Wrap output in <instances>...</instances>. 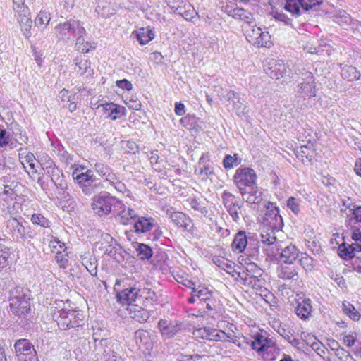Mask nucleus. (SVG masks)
Here are the masks:
<instances>
[{"label": "nucleus", "instance_id": "f257e3e1", "mask_svg": "<svg viewBox=\"0 0 361 361\" xmlns=\"http://www.w3.org/2000/svg\"><path fill=\"white\" fill-rule=\"evenodd\" d=\"M30 291L29 289L16 286L9 291V306L12 313L18 316L21 320L19 324L25 329L30 328L31 322L25 317L30 312Z\"/></svg>", "mask_w": 361, "mask_h": 361}, {"label": "nucleus", "instance_id": "f03ea898", "mask_svg": "<svg viewBox=\"0 0 361 361\" xmlns=\"http://www.w3.org/2000/svg\"><path fill=\"white\" fill-rule=\"evenodd\" d=\"M120 211L116 216V221L123 225L133 224L134 231H126L125 234L127 238L132 241L133 233L137 234L144 233L152 229L154 219L152 218L139 217L136 212L130 207L121 204Z\"/></svg>", "mask_w": 361, "mask_h": 361}, {"label": "nucleus", "instance_id": "7ed1b4c3", "mask_svg": "<svg viewBox=\"0 0 361 361\" xmlns=\"http://www.w3.org/2000/svg\"><path fill=\"white\" fill-rule=\"evenodd\" d=\"M262 224L263 228L259 235L262 242L267 245H274L276 242L275 232L281 231L283 227V221L279 214V208L269 204L267 207Z\"/></svg>", "mask_w": 361, "mask_h": 361}, {"label": "nucleus", "instance_id": "20e7f679", "mask_svg": "<svg viewBox=\"0 0 361 361\" xmlns=\"http://www.w3.org/2000/svg\"><path fill=\"white\" fill-rule=\"evenodd\" d=\"M92 339L97 354H102L104 361H124L125 353L121 343L112 338H99L94 333Z\"/></svg>", "mask_w": 361, "mask_h": 361}, {"label": "nucleus", "instance_id": "39448f33", "mask_svg": "<svg viewBox=\"0 0 361 361\" xmlns=\"http://www.w3.org/2000/svg\"><path fill=\"white\" fill-rule=\"evenodd\" d=\"M54 319L59 328L61 330H69L82 326L83 315L75 310L61 308L56 312L54 310Z\"/></svg>", "mask_w": 361, "mask_h": 361}, {"label": "nucleus", "instance_id": "423d86ee", "mask_svg": "<svg viewBox=\"0 0 361 361\" xmlns=\"http://www.w3.org/2000/svg\"><path fill=\"white\" fill-rule=\"evenodd\" d=\"M56 37L59 40L68 42L76 35H85L86 30L79 20H68L55 27Z\"/></svg>", "mask_w": 361, "mask_h": 361}, {"label": "nucleus", "instance_id": "0eeeda50", "mask_svg": "<svg viewBox=\"0 0 361 361\" xmlns=\"http://www.w3.org/2000/svg\"><path fill=\"white\" fill-rule=\"evenodd\" d=\"M257 174L249 167L238 168L233 176V181L239 192L252 188L257 185Z\"/></svg>", "mask_w": 361, "mask_h": 361}, {"label": "nucleus", "instance_id": "6e6552de", "mask_svg": "<svg viewBox=\"0 0 361 361\" xmlns=\"http://www.w3.org/2000/svg\"><path fill=\"white\" fill-rule=\"evenodd\" d=\"M298 97L304 99L316 95V85L312 73L305 71L298 79Z\"/></svg>", "mask_w": 361, "mask_h": 361}, {"label": "nucleus", "instance_id": "1a4fd4ad", "mask_svg": "<svg viewBox=\"0 0 361 361\" xmlns=\"http://www.w3.org/2000/svg\"><path fill=\"white\" fill-rule=\"evenodd\" d=\"M263 245H268L262 242V238L253 233H249L247 235L243 231H238L233 240L232 248H257Z\"/></svg>", "mask_w": 361, "mask_h": 361}, {"label": "nucleus", "instance_id": "9d476101", "mask_svg": "<svg viewBox=\"0 0 361 361\" xmlns=\"http://www.w3.org/2000/svg\"><path fill=\"white\" fill-rule=\"evenodd\" d=\"M115 201L116 199L114 197L107 194H99L92 198L91 207L96 214L99 216H104L111 212Z\"/></svg>", "mask_w": 361, "mask_h": 361}, {"label": "nucleus", "instance_id": "9b49d317", "mask_svg": "<svg viewBox=\"0 0 361 361\" xmlns=\"http://www.w3.org/2000/svg\"><path fill=\"white\" fill-rule=\"evenodd\" d=\"M248 344H250L252 348L256 350L257 353H266L267 354L271 353L273 350H275V343L271 339L268 338L261 332H257L255 334L252 338L247 341Z\"/></svg>", "mask_w": 361, "mask_h": 361}, {"label": "nucleus", "instance_id": "f8f14e48", "mask_svg": "<svg viewBox=\"0 0 361 361\" xmlns=\"http://www.w3.org/2000/svg\"><path fill=\"white\" fill-rule=\"evenodd\" d=\"M137 345L144 350H150L157 342V334L154 331L137 330L134 335Z\"/></svg>", "mask_w": 361, "mask_h": 361}, {"label": "nucleus", "instance_id": "ddd939ff", "mask_svg": "<svg viewBox=\"0 0 361 361\" xmlns=\"http://www.w3.org/2000/svg\"><path fill=\"white\" fill-rule=\"evenodd\" d=\"M157 327L164 339L173 338L183 329V324L179 321H168L160 319Z\"/></svg>", "mask_w": 361, "mask_h": 361}, {"label": "nucleus", "instance_id": "4468645a", "mask_svg": "<svg viewBox=\"0 0 361 361\" xmlns=\"http://www.w3.org/2000/svg\"><path fill=\"white\" fill-rule=\"evenodd\" d=\"M264 70L271 78L279 79L286 72V67L283 61L270 59L265 61Z\"/></svg>", "mask_w": 361, "mask_h": 361}, {"label": "nucleus", "instance_id": "2eb2a0df", "mask_svg": "<svg viewBox=\"0 0 361 361\" xmlns=\"http://www.w3.org/2000/svg\"><path fill=\"white\" fill-rule=\"evenodd\" d=\"M14 350L17 356H30L29 360L34 361L36 359V350L34 345L26 338L17 340L14 343Z\"/></svg>", "mask_w": 361, "mask_h": 361}, {"label": "nucleus", "instance_id": "dca6fc26", "mask_svg": "<svg viewBox=\"0 0 361 361\" xmlns=\"http://www.w3.org/2000/svg\"><path fill=\"white\" fill-rule=\"evenodd\" d=\"M171 221L179 228H182L188 232L193 233L196 230L192 219L185 214L173 212L171 214Z\"/></svg>", "mask_w": 361, "mask_h": 361}, {"label": "nucleus", "instance_id": "f3484780", "mask_svg": "<svg viewBox=\"0 0 361 361\" xmlns=\"http://www.w3.org/2000/svg\"><path fill=\"white\" fill-rule=\"evenodd\" d=\"M199 169L195 170V173L200 176L202 179L207 180L210 176L214 175V167L209 161V153H204L199 160Z\"/></svg>", "mask_w": 361, "mask_h": 361}, {"label": "nucleus", "instance_id": "a211bd4d", "mask_svg": "<svg viewBox=\"0 0 361 361\" xmlns=\"http://www.w3.org/2000/svg\"><path fill=\"white\" fill-rule=\"evenodd\" d=\"M16 13H18L17 20L24 36L29 39L32 35L31 27L32 24L29 8L18 11Z\"/></svg>", "mask_w": 361, "mask_h": 361}, {"label": "nucleus", "instance_id": "6ab92c4d", "mask_svg": "<svg viewBox=\"0 0 361 361\" xmlns=\"http://www.w3.org/2000/svg\"><path fill=\"white\" fill-rule=\"evenodd\" d=\"M296 305L295 312L297 316L304 321L307 320L312 312L311 300L307 298H300L296 300Z\"/></svg>", "mask_w": 361, "mask_h": 361}, {"label": "nucleus", "instance_id": "aec40b11", "mask_svg": "<svg viewBox=\"0 0 361 361\" xmlns=\"http://www.w3.org/2000/svg\"><path fill=\"white\" fill-rule=\"evenodd\" d=\"M118 300L123 305H130L139 301V288L128 287L116 295Z\"/></svg>", "mask_w": 361, "mask_h": 361}, {"label": "nucleus", "instance_id": "412c9836", "mask_svg": "<svg viewBox=\"0 0 361 361\" xmlns=\"http://www.w3.org/2000/svg\"><path fill=\"white\" fill-rule=\"evenodd\" d=\"M44 165L47 173L50 175L51 179L55 185L61 190L66 189L67 184L63 177L60 176L61 172L58 168L55 167L54 162L51 160H49Z\"/></svg>", "mask_w": 361, "mask_h": 361}, {"label": "nucleus", "instance_id": "4be33fe9", "mask_svg": "<svg viewBox=\"0 0 361 361\" xmlns=\"http://www.w3.org/2000/svg\"><path fill=\"white\" fill-rule=\"evenodd\" d=\"M243 200L250 204H259L262 200V192L257 185L240 192Z\"/></svg>", "mask_w": 361, "mask_h": 361}, {"label": "nucleus", "instance_id": "5701e85b", "mask_svg": "<svg viewBox=\"0 0 361 361\" xmlns=\"http://www.w3.org/2000/svg\"><path fill=\"white\" fill-rule=\"evenodd\" d=\"M85 169L84 166H80L77 167L72 173L73 178L77 180L82 190V186L86 185L94 176L91 170L87 169L85 171Z\"/></svg>", "mask_w": 361, "mask_h": 361}, {"label": "nucleus", "instance_id": "b1692460", "mask_svg": "<svg viewBox=\"0 0 361 361\" xmlns=\"http://www.w3.org/2000/svg\"><path fill=\"white\" fill-rule=\"evenodd\" d=\"M274 255V259L286 264H293L299 257L298 250H276Z\"/></svg>", "mask_w": 361, "mask_h": 361}, {"label": "nucleus", "instance_id": "393cba45", "mask_svg": "<svg viewBox=\"0 0 361 361\" xmlns=\"http://www.w3.org/2000/svg\"><path fill=\"white\" fill-rule=\"evenodd\" d=\"M226 10L228 16H232L235 19L243 20L245 23H247V25H250L253 23L254 18L252 14L250 11L245 10L243 8H231V9L228 10V8L227 6L226 8Z\"/></svg>", "mask_w": 361, "mask_h": 361}, {"label": "nucleus", "instance_id": "a878e982", "mask_svg": "<svg viewBox=\"0 0 361 361\" xmlns=\"http://www.w3.org/2000/svg\"><path fill=\"white\" fill-rule=\"evenodd\" d=\"M143 300V304L147 307L158 303L159 298L157 293L149 288H139V301Z\"/></svg>", "mask_w": 361, "mask_h": 361}, {"label": "nucleus", "instance_id": "bb28decb", "mask_svg": "<svg viewBox=\"0 0 361 361\" xmlns=\"http://www.w3.org/2000/svg\"><path fill=\"white\" fill-rule=\"evenodd\" d=\"M314 145L310 142L307 145H301L295 152L297 157L302 162H305L306 161H310L314 157Z\"/></svg>", "mask_w": 361, "mask_h": 361}, {"label": "nucleus", "instance_id": "cd10ccee", "mask_svg": "<svg viewBox=\"0 0 361 361\" xmlns=\"http://www.w3.org/2000/svg\"><path fill=\"white\" fill-rule=\"evenodd\" d=\"M94 169L100 176L104 178L105 181L112 182L115 179V173H113L112 169L103 162L95 161Z\"/></svg>", "mask_w": 361, "mask_h": 361}, {"label": "nucleus", "instance_id": "c85d7f7f", "mask_svg": "<svg viewBox=\"0 0 361 361\" xmlns=\"http://www.w3.org/2000/svg\"><path fill=\"white\" fill-rule=\"evenodd\" d=\"M132 35L135 36L141 45L147 44L154 37L153 31L149 27H140L138 30L133 31Z\"/></svg>", "mask_w": 361, "mask_h": 361}, {"label": "nucleus", "instance_id": "c756f323", "mask_svg": "<svg viewBox=\"0 0 361 361\" xmlns=\"http://www.w3.org/2000/svg\"><path fill=\"white\" fill-rule=\"evenodd\" d=\"M103 182L95 176L90 179L86 185L82 186V191L85 195H90L92 193L99 192L104 189Z\"/></svg>", "mask_w": 361, "mask_h": 361}, {"label": "nucleus", "instance_id": "7c9ffc66", "mask_svg": "<svg viewBox=\"0 0 361 361\" xmlns=\"http://www.w3.org/2000/svg\"><path fill=\"white\" fill-rule=\"evenodd\" d=\"M102 108V111L106 114L108 118L111 120H116L120 117L122 110H124V107L114 103H106L100 106Z\"/></svg>", "mask_w": 361, "mask_h": 361}, {"label": "nucleus", "instance_id": "2f4dec72", "mask_svg": "<svg viewBox=\"0 0 361 361\" xmlns=\"http://www.w3.org/2000/svg\"><path fill=\"white\" fill-rule=\"evenodd\" d=\"M130 317L140 323L145 322L149 317L147 310L140 307L137 304L133 305L130 312Z\"/></svg>", "mask_w": 361, "mask_h": 361}, {"label": "nucleus", "instance_id": "473e14b6", "mask_svg": "<svg viewBox=\"0 0 361 361\" xmlns=\"http://www.w3.org/2000/svg\"><path fill=\"white\" fill-rule=\"evenodd\" d=\"M277 332L286 340H287L293 346H298L300 341L298 338H293L295 331L287 325H279Z\"/></svg>", "mask_w": 361, "mask_h": 361}, {"label": "nucleus", "instance_id": "72a5a7b5", "mask_svg": "<svg viewBox=\"0 0 361 361\" xmlns=\"http://www.w3.org/2000/svg\"><path fill=\"white\" fill-rule=\"evenodd\" d=\"M75 71L80 75L87 73L88 75L92 74V69H91L90 61L87 59H83L81 56H78L75 59Z\"/></svg>", "mask_w": 361, "mask_h": 361}, {"label": "nucleus", "instance_id": "f704fd0d", "mask_svg": "<svg viewBox=\"0 0 361 361\" xmlns=\"http://www.w3.org/2000/svg\"><path fill=\"white\" fill-rule=\"evenodd\" d=\"M303 0H286L283 8L289 12L293 17H299L301 14L302 3Z\"/></svg>", "mask_w": 361, "mask_h": 361}, {"label": "nucleus", "instance_id": "c9c22d12", "mask_svg": "<svg viewBox=\"0 0 361 361\" xmlns=\"http://www.w3.org/2000/svg\"><path fill=\"white\" fill-rule=\"evenodd\" d=\"M251 269H248L247 267L245 269H243L241 271H236L235 272V280L237 281L241 282L243 284L245 283L249 279H251V276L254 274H259L260 272L259 269H258L255 265H250Z\"/></svg>", "mask_w": 361, "mask_h": 361}, {"label": "nucleus", "instance_id": "e433bc0d", "mask_svg": "<svg viewBox=\"0 0 361 361\" xmlns=\"http://www.w3.org/2000/svg\"><path fill=\"white\" fill-rule=\"evenodd\" d=\"M175 13L184 18L188 21H193V19L197 15L194 8L191 5L187 6H178L176 8Z\"/></svg>", "mask_w": 361, "mask_h": 361}, {"label": "nucleus", "instance_id": "4c0bfd02", "mask_svg": "<svg viewBox=\"0 0 361 361\" xmlns=\"http://www.w3.org/2000/svg\"><path fill=\"white\" fill-rule=\"evenodd\" d=\"M210 259L217 267L226 271V272L231 274L233 277H235L236 270L233 269L231 264L226 262L224 258L219 256L211 255L209 259Z\"/></svg>", "mask_w": 361, "mask_h": 361}, {"label": "nucleus", "instance_id": "58836bf2", "mask_svg": "<svg viewBox=\"0 0 361 361\" xmlns=\"http://www.w3.org/2000/svg\"><path fill=\"white\" fill-rule=\"evenodd\" d=\"M248 26L249 27L245 28V36L246 39L254 46L256 44L257 37L260 36L259 34L262 32V28L255 27L251 24L248 25Z\"/></svg>", "mask_w": 361, "mask_h": 361}, {"label": "nucleus", "instance_id": "ea45409f", "mask_svg": "<svg viewBox=\"0 0 361 361\" xmlns=\"http://www.w3.org/2000/svg\"><path fill=\"white\" fill-rule=\"evenodd\" d=\"M85 35H76L75 49L82 53H88L90 49H95L96 47L88 42H86L83 37Z\"/></svg>", "mask_w": 361, "mask_h": 361}, {"label": "nucleus", "instance_id": "a19ab883", "mask_svg": "<svg viewBox=\"0 0 361 361\" xmlns=\"http://www.w3.org/2000/svg\"><path fill=\"white\" fill-rule=\"evenodd\" d=\"M259 35L260 36L257 37L256 44H255L254 46L257 47L270 48L273 45L269 32L262 30Z\"/></svg>", "mask_w": 361, "mask_h": 361}, {"label": "nucleus", "instance_id": "79ce46f5", "mask_svg": "<svg viewBox=\"0 0 361 361\" xmlns=\"http://www.w3.org/2000/svg\"><path fill=\"white\" fill-rule=\"evenodd\" d=\"M341 75L348 80H354L359 78L360 73L356 68L352 66H345L341 68Z\"/></svg>", "mask_w": 361, "mask_h": 361}, {"label": "nucleus", "instance_id": "37998d69", "mask_svg": "<svg viewBox=\"0 0 361 361\" xmlns=\"http://www.w3.org/2000/svg\"><path fill=\"white\" fill-rule=\"evenodd\" d=\"M343 311L351 319L357 321L361 317L360 313L357 311L355 307L348 302H343Z\"/></svg>", "mask_w": 361, "mask_h": 361}, {"label": "nucleus", "instance_id": "c03bdc74", "mask_svg": "<svg viewBox=\"0 0 361 361\" xmlns=\"http://www.w3.org/2000/svg\"><path fill=\"white\" fill-rule=\"evenodd\" d=\"M8 227L12 229V232L16 235H24L25 231V227L16 218L10 219L8 221Z\"/></svg>", "mask_w": 361, "mask_h": 361}, {"label": "nucleus", "instance_id": "a18cd8bd", "mask_svg": "<svg viewBox=\"0 0 361 361\" xmlns=\"http://www.w3.org/2000/svg\"><path fill=\"white\" fill-rule=\"evenodd\" d=\"M51 20V14L49 12L47 11H40V12L37 14L36 18L35 19V24L36 26H42L44 25L47 27Z\"/></svg>", "mask_w": 361, "mask_h": 361}, {"label": "nucleus", "instance_id": "49530a36", "mask_svg": "<svg viewBox=\"0 0 361 361\" xmlns=\"http://www.w3.org/2000/svg\"><path fill=\"white\" fill-rule=\"evenodd\" d=\"M31 221L34 225H38L42 228H49L51 224V221L41 214H33Z\"/></svg>", "mask_w": 361, "mask_h": 361}, {"label": "nucleus", "instance_id": "de8ad7c7", "mask_svg": "<svg viewBox=\"0 0 361 361\" xmlns=\"http://www.w3.org/2000/svg\"><path fill=\"white\" fill-rule=\"evenodd\" d=\"M191 294L196 295L200 301L209 300V298L212 296V293L207 289V288L201 286H198L195 290H192Z\"/></svg>", "mask_w": 361, "mask_h": 361}, {"label": "nucleus", "instance_id": "09e8293b", "mask_svg": "<svg viewBox=\"0 0 361 361\" xmlns=\"http://www.w3.org/2000/svg\"><path fill=\"white\" fill-rule=\"evenodd\" d=\"M187 203L188 204V206L190 207V208L197 212H199L202 214H206L207 213L206 207L197 198H188L187 200Z\"/></svg>", "mask_w": 361, "mask_h": 361}, {"label": "nucleus", "instance_id": "8fccbe9b", "mask_svg": "<svg viewBox=\"0 0 361 361\" xmlns=\"http://www.w3.org/2000/svg\"><path fill=\"white\" fill-rule=\"evenodd\" d=\"M68 254L66 250L58 251L56 255V260L61 268L66 269L68 263Z\"/></svg>", "mask_w": 361, "mask_h": 361}, {"label": "nucleus", "instance_id": "3c124183", "mask_svg": "<svg viewBox=\"0 0 361 361\" xmlns=\"http://www.w3.org/2000/svg\"><path fill=\"white\" fill-rule=\"evenodd\" d=\"M299 254L300 257L298 259H299L300 264L306 270H311L314 267V260L306 253L300 252Z\"/></svg>", "mask_w": 361, "mask_h": 361}, {"label": "nucleus", "instance_id": "603ef678", "mask_svg": "<svg viewBox=\"0 0 361 361\" xmlns=\"http://www.w3.org/2000/svg\"><path fill=\"white\" fill-rule=\"evenodd\" d=\"M239 164L240 161L238 160L237 154H234L233 156L227 154L223 160V165L225 169H232Z\"/></svg>", "mask_w": 361, "mask_h": 361}, {"label": "nucleus", "instance_id": "864d4df0", "mask_svg": "<svg viewBox=\"0 0 361 361\" xmlns=\"http://www.w3.org/2000/svg\"><path fill=\"white\" fill-rule=\"evenodd\" d=\"M271 15L276 20L282 22L286 25H292V19L281 11H273Z\"/></svg>", "mask_w": 361, "mask_h": 361}, {"label": "nucleus", "instance_id": "5fc2aeb1", "mask_svg": "<svg viewBox=\"0 0 361 361\" xmlns=\"http://www.w3.org/2000/svg\"><path fill=\"white\" fill-rule=\"evenodd\" d=\"M20 158L22 159V157H20ZM35 159V156L33 155V154H26L23 158V160L21 161L23 168L26 170L27 169L26 164H27L28 167L30 168V170L32 172H36L35 162H34Z\"/></svg>", "mask_w": 361, "mask_h": 361}, {"label": "nucleus", "instance_id": "6e6d98bb", "mask_svg": "<svg viewBox=\"0 0 361 361\" xmlns=\"http://www.w3.org/2000/svg\"><path fill=\"white\" fill-rule=\"evenodd\" d=\"M338 255L342 259L348 260L356 256V252L360 253L361 250H337Z\"/></svg>", "mask_w": 361, "mask_h": 361}, {"label": "nucleus", "instance_id": "4d7b16f0", "mask_svg": "<svg viewBox=\"0 0 361 361\" xmlns=\"http://www.w3.org/2000/svg\"><path fill=\"white\" fill-rule=\"evenodd\" d=\"M94 262L91 261V259H88L86 257L82 259V264L86 267L87 271L92 276H97V264L94 259Z\"/></svg>", "mask_w": 361, "mask_h": 361}, {"label": "nucleus", "instance_id": "13d9d810", "mask_svg": "<svg viewBox=\"0 0 361 361\" xmlns=\"http://www.w3.org/2000/svg\"><path fill=\"white\" fill-rule=\"evenodd\" d=\"M214 333L216 334V336L214 341H232L233 343H235L231 334H228L226 332L218 329H216Z\"/></svg>", "mask_w": 361, "mask_h": 361}, {"label": "nucleus", "instance_id": "bf43d9fd", "mask_svg": "<svg viewBox=\"0 0 361 361\" xmlns=\"http://www.w3.org/2000/svg\"><path fill=\"white\" fill-rule=\"evenodd\" d=\"M111 185L114 186V188L122 192V193H126V192H129V191L127 190L126 187V185L122 183L121 181L119 180L118 178L117 177V176L115 174V179L114 180H112V182H108Z\"/></svg>", "mask_w": 361, "mask_h": 361}, {"label": "nucleus", "instance_id": "052dcab7", "mask_svg": "<svg viewBox=\"0 0 361 361\" xmlns=\"http://www.w3.org/2000/svg\"><path fill=\"white\" fill-rule=\"evenodd\" d=\"M323 1L319 0H303L302 3V9L305 11H308L312 8H314L317 6H320Z\"/></svg>", "mask_w": 361, "mask_h": 361}, {"label": "nucleus", "instance_id": "680f3d73", "mask_svg": "<svg viewBox=\"0 0 361 361\" xmlns=\"http://www.w3.org/2000/svg\"><path fill=\"white\" fill-rule=\"evenodd\" d=\"M209 331V327H202L194 329L192 334L194 338L197 339H205L207 340V335Z\"/></svg>", "mask_w": 361, "mask_h": 361}, {"label": "nucleus", "instance_id": "e2e57ef3", "mask_svg": "<svg viewBox=\"0 0 361 361\" xmlns=\"http://www.w3.org/2000/svg\"><path fill=\"white\" fill-rule=\"evenodd\" d=\"M287 207L291 209V211L295 214H298L300 209V204L296 198L294 197H290L288 201H287Z\"/></svg>", "mask_w": 361, "mask_h": 361}, {"label": "nucleus", "instance_id": "0e129e2a", "mask_svg": "<svg viewBox=\"0 0 361 361\" xmlns=\"http://www.w3.org/2000/svg\"><path fill=\"white\" fill-rule=\"evenodd\" d=\"M222 200L226 208L237 203L235 197L231 192L226 191L224 192Z\"/></svg>", "mask_w": 361, "mask_h": 361}, {"label": "nucleus", "instance_id": "69168bd1", "mask_svg": "<svg viewBox=\"0 0 361 361\" xmlns=\"http://www.w3.org/2000/svg\"><path fill=\"white\" fill-rule=\"evenodd\" d=\"M227 212L229 213L233 220L238 221L239 219L238 209H240V206L235 203L230 207H226Z\"/></svg>", "mask_w": 361, "mask_h": 361}, {"label": "nucleus", "instance_id": "338daca9", "mask_svg": "<svg viewBox=\"0 0 361 361\" xmlns=\"http://www.w3.org/2000/svg\"><path fill=\"white\" fill-rule=\"evenodd\" d=\"M195 118L192 116H190V115H187L184 117H183L181 119H180V123L181 125L188 128V129H190L193 127L195 121Z\"/></svg>", "mask_w": 361, "mask_h": 361}, {"label": "nucleus", "instance_id": "774afa93", "mask_svg": "<svg viewBox=\"0 0 361 361\" xmlns=\"http://www.w3.org/2000/svg\"><path fill=\"white\" fill-rule=\"evenodd\" d=\"M352 239L356 242L357 248H361V227L352 228Z\"/></svg>", "mask_w": 361, "mask_h": 361}]
</instances>
